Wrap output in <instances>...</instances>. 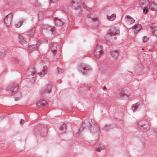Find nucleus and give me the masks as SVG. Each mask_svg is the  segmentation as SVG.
Wrapping results in <instances>:
<instances>
[{
	"mask_svg": "<svg viewBox=\"0 0 157 157\" xmlns=\"http://www.w3.org/2000/svg\"><path fill=\"white\" fill-rule=\"evenodd\" d=\"M88 126L90 128L93 127V130L90 128V129L91 132L94 134H97L98 135L99 132V128L98 125L95 124H93V125H92L90 123H89L87 121H86L83 122L82 125L80 126L79 128H78L77 129L74 131V134H78V135H79V132L82 131L83 130L84 128Z\"/></svg>",
	"mask_w": 157,
	"mask_h": 157,
	"instance_id": "obj_1",
	"label": "nucleus"
},
{
	"mask_svg": "<svg viewBox=\"0 0 157 157\" xmlns=\"http://www.w3.org/2000/svg\"><path fill=\"white\" fill-rule=\"evenodd\" d=\"M72 6L75 9V14L78 16H81L82 14L81 10V6L86 10H90L91 9V8L87 7L82 0H72Z\"/></svg>",
	"mask_w": 157,
	"mask_h": 157,
	"instance_id": "obj_2",
	"label": "nucleus"
},
{
	"mask_svg": "<svg viewBox=\"0 0 157 157\" xmlns=\"http://www.w3.org/2000/svg\"><path fill=\"white\" fill-rule=\"evenodd\" d=\"M103 53L101 44H98L95 47L93 52L94 56L97 58H99Z\"/></svg>",
	"mask_w": 157,
	"mask_h": 157,
	"instance_id": "obj_3",
	"label": "nucleus"
},
{
	"mask_svg": "<svg viewBox=\"0 0 157 157\" xmlns=\"http://www.w3.org/2000/svg\"><path fill=\"white\" fill-rule=\"evenodd\" d=\"M52 89V85L51 84H48L44 86L41 89L40 94L43 97H47Z\"/></svg>",
	"mask_w": 157,
	"mask_h": 157,
	"instance_id": "obj_4",
	"label": "nucleus"
},
{
	"mask_svg": "<svg viewBox=\"0 0 157 157\" xmlns=\"http://www.w3.org/2000/svg\"><path fill=\"white\" fill-rule=\"evenodd\" d=\"M42 28L44 31L43 32L44 34L48 33V35H51V36H53L55 33V29L54 27H52L48 25L45 24L43 26Z\"/></svg>",
	"mask_w": 157,
	"mask_h": 157,
	"instance_id": "obj_5",
	"label": "nucleus"
},
{
	"mask_svg": "<svg viewBox=\"0 0 157 157\" xmlns=\"http://www.w3.org/2000/svg\"><path fill=\"white\" fill-rule=\"evenodd\" d=\"M138 127L141 130L148 131L149 129V126L148 124V121L144 119L140 120L138 123Z\"/></svg>",
	"mask_w": 157,
	"mask_h": 157,
	"instance_id": "obj_6",
	"label": "nucleus"
},
{
	"mask_svg": "<svg viewBox=\"0 0 157 157\" xmlns=\"http://www.w3.org/2000/svg\"><path fill=\"white\" fill-rule=\"evenodd\" d=\"M78 69L83 74H85L87 71H91L92 68L88 65L81 63L78 65Z\"/></svg>",
	"mask_w": 157,
	"mask_h": 157,
	"instance_id": "obj_7",
	"label": "nucleus"
},
{
	"mask_svg": "<svg viewBox=\"0 0 157 157\" xmlns=\"http://www.w3.org/2000/svg\"><path fill=\"white\" fill-rule=\"evenodd\" d=\"M89 21L95 26H97L98 24V21L95 14L89 13L87 16Z\"/></svg>",
	"mask_w": 157,
	"mask_h": 157,
	"instance_id": "obj_8",
	"label": "nucleus"
},
{
	"mask_svg": "<svg viewBox=\"0 0 157 157\" xmlns=\"http://www.w3.org/2000/svg\"><path fill=\"white\" fill-rule=\"evenodd\" d=\"M36 72L34 68H31L27 73L26 76L27 79H31L32 81L35 80Z\"/></svg>",
	"mask_w": 157,
	"mask_h": 157,
	"instance_id": "obj_9",
	"label": "nucleus"
},
{
	"mask_svg": "<svg viewBox=\"0 0 157 157\" xmlns=\"http://www.w3.org/2000/svg\"><path fill=\"white\" fill-rule=\"evenodd\" d=\"M13 17V15L11 13H8L6 16L4 21L7 26H9L11 25Z\"/></svg>",
	"mask_w": 157,
	"mask_h": 157,
	"instance_id": "obj_10",
	"label": "nucleus"
},
{
	"mask_svg": "<svg viewBox=\"0 0 157 157\" xmlns=\"http://www.w3.org/2000/svg\"><path fill=\"white\" fill-rule=\"evenodd\" d=\"M18 87L17 84H14L12 86L9 87L7 88V91H10L11 93H13L14 92L17 90Z\"/></svg>",
	"mask_w": 157,
	"mask_h": 157,
	"instance_id": "obj_11",
	"label": "nucleus"
},
{
	"mask_svg": "<svg viewBox=\"0 0 157 157\" xmlns=\"http://www.w3.org/2000/svg\"><path fill=\"white\" fill-rule=\"evenodd\" d=\"M29 39H27L23 35H19L18 36V41L22 45L27 43Z\"/></svg>",
	"mask_w": 157,
	"mask_h": 157,
	"instance_id": "obj_12",
	"label": "nucleus"
},
{
	"mask_svg": "<svg viewBox=\"0 0 157 157\" xmlns=\"http://www.w3.org/2000/svg\"><path fill=\"white\" fill-rule=\"evenodd\" d=\"M110 53L111 57L114 59H117L119 52L117 50H112L110 51Z\"/></svg>",
	"mask_w": 157,
	"mask_h": 157,
	"instance_id": "obj_13",
	"label": "nucleus"
},
{
	"mask_svg": "<svg viewBox=\"0 0 157 157\" xmlns=\"http://www.w3.org/2000/svg\"><path fill=\"white\" fill-rule=\"evenodd\" d=\"M47 72V67L46 66H44L43 67V69L42 71L38 73L37 74L40 77H42L46 74Z\"/></svg>",
	"mask_w": 157,
	"mask_h": 157,
	"instance_id": "obj_14",
	"label": "nucleus"
},
{
	"mask_svg": "<svg viewBox=\"0 0 157 157\" xmlns=\"http://www.w3.org/2000/svg\"><path fill=\"white\" fill-rule=\"evenodd\" d=\"M149 7L151 10L154 11H157V4L153 2L149 3Z\"/></svg>",
	"mask_w": 157,
	"mask_h": 157,
	"instance_id": "obj_15",
	"label": "nucleus"
},
{
	"mask_svg": "<svg viewBox=\"0 0 157 157\" xmlns=\"http://www.w3.org/2000/svg\"><path fill=\"white\" fill-rule=\"evenodd\" d=\"M105 148V146L101 144H97L95 146V149L96 151L98 152H100L101 150H104Z\"/></svg>",
	"mask_w": 157,
	"mask_h": 157,
	"instance_id": "obj_16",
	"label": "nucleus"
},
{
	"mask_svg": "<svg viewBox=\"0 0 157 157\" xmlns=\"http://www.w3.org/2000/svg\"><path fill=\"white\" fill-rule=\"evenodd\" d=\"M37 49L38 48L36 44L29 45L28 47V50L30 53H31L34 51L37 50Z\"/></svg>",
	"mask_w": 157,
	"mask_h": 157,
	"instance_id": "obj_17",
	"label": "nucleus"
},
{
	"mask_svg": "<svg viewBox=\"0 0 157 157\" xmlns=\"http://www.w3.org/2000/svg\"><path fill=\"white\" fill-rule=\"evenodd\" d=\"M36 105L38 106H39L41 108L44 107L46 106L47 105H48L47 106H48V104L47 103L46 101L44 100L38 101L36 104Z\"/></svg>",
	"mask_w": 157,
	"mask_h": 157,
	"instance_id": "obj_18",
	"label": "nucleus"
},
{
	"mask_svg": "<svg viewBox=\"0 0 157 157\" xmlns=\"http://www.w3.org/2000/svg\"><path fill=\"white\" fill-rule=\"evenodd\" d=\"M54 20L56 22V25L60 26L63 25L64 22L61 19H59L57 17H55L54 18Z\"/></svg>",
	"mask_w": 157,
	"mask_h": 157,
	"instance_id": "obj_19",
	"label": "nucleus"
},
{
	"mask_svg": "<svg viewBox=\"0 0 157 157\" xmlns=\"http://www.w3.org/2000/svg\"><path fill=\"white\" fill-rule=\"evenodd\" d=\"M56 52L50 51L47 54V56L49 59H53L55 57Z\"/></svg>",
	"mask_w": 157,
	"mask_h": 157,
	"instance_id": "obj_20",
	"label": "nucleus"
},
{
	"mask_svg": "<svg viewBox=\"0 0 157 157\" xmlns=\"http://www.w3.org/2000/svg\"><path fill=\"white\" fill-rule=\"evenodd\" d=\"M57 44L56 42H52L50 46L51 51L56 52L57 49Z\"/></svg>",
	"mask_w": 157,
	"mask_h": 157,
	"instance_id": "obj_21",
	"label": "nucleus"
},
{
	"mask_svg": "<svg viewBox=\"0 0 157 157\" xmlns=\"http://www.w3.org/2000/svg\"><path fill=\"white\" fill-rule=\"evenodd\" d=\"M149 0H141L140 2V5L142 7L146 5L149 6Z\"/></svg>",
	"mask_w": 157,
	"mask_h": 157,
	"instance_id": "obj_22",
	"label": "nucleus"
},
{
	"mask_svg": "<svg viewBox=\"0 0 157 157\" xmlns=\"http://www.w3.org/2000/svg\"><path fill=\"white\" fill-rule=\"evenodd\" d=\"M14 97L15 101H17L21 98V94L20 92L17 91L14 94Z\"/></svg>",
	"mask_w": 157,
	"mask_h": 157,
	"instance_id": "obj_23",
	"label": "nucleus"
},
{
	"mask_svg": "<svg viewBox=\"0 0 157 157\" xmlns=\"http://www.w3.org/2000/svg\"><path fill=\"white\" fill-rule=\"evenodd\" d=\"M150 28L152 30V35L156 36L157 38V26H155L154 27L151 26Z\"/></svg>",
	"mask_w": 157,
	"mask_h": 157,
	"instance_id": "obj_24",
	"label": "nucleus"
},
{
	"mask_svg": "<svg viewBox=\"0 0 157 157\" xmlns=\"http://www.w3.org/2000/svg\"><path fill=\"white\" fill-rule=\"evenodd\" d=\"M59 129L62 132H64L67 129V127L66 124H62L60 125Z\"/></svg>",
	"mask_w": 157,
	"mask_h": 157,
	"instance_id": "obj_25",
	"label": "nucleus"
},
{
	"mask_svg": "<svg viewBox=\"0 0 157 157\" xmlns=\"http://www.w3.org/2000/svg\"><path fill=\"white\" fill-rule=\"evenodd\" d=\"M7 49L6 48H4L1 50L0 51V58H2L6 54V52Z\"/></svg>",
	"mask_w": 157,
	"mask_h": 157,
	"instance_id": "obj_26",
	"label": "nucleus"
},
{
	"mask_svg": "<svg viewBox=\"0 0 157 157\" xmlns=\"http://www.w3.org/2000/svg\"><path fill=\"white\" fill-rule=\"evenodd\" d=\"M126 17L128 19L127 20L128 23L132 24L135 22V20L132 18L131 16H126Z\"/></svg>",
	"mask_w": 157,
	"mask_h": 157,
	"instance_id": "obj_27",
	"label": "nucleus"
},
{
	"mask_svg": "<svg viewBox=\"0 0 157 157\" xmlns=\"http://www.w3.org/2000/svg\"><path fill=\"white\" fill-rule=\"evenodd\" d=\"M13 62L15 64H17L19 65H21V61L19 60L17 57H13L12 60Z\"/></svg>",
	"mask_w": 157,
	"mask_h": 157,
	"instance_id": "obj_28",
	"label": "nucleus"
},
{
	"mask_svg": "<svg viewBox=\"0 0 157 157\" xmlns=\"http://www.w3.org/2000/svg\"><path fill=\"white\" fill-rule=\"evenodd\" d=\"M140 105V103H137L136 104H134L132 106V109L134 112L136 111L137 109L138 108L139 106Z\"/></svg>",
	"mask_w": 157,
	"mask_h": 157,
	"instance_id": "obj_29",
	"label": "nucleus"
},
{
	"mask_svg": "<svg viewBox=\"0 0 157 157\" xmlns=\"http://www.w3.org/2000/svg\"><path fill=\"white\" fill-rule=\"evenodd\" d=\"M120 32L118 30L116 29L113 32H108L107 33L108 35H110L111 36H114L117 34H118Z\"/></svg>",
	"mask_w": 157,
	"mask_h": 157,
	"instance_id": "obj_30",
	"label": "nucleus"
},
{
	"mask_svg": "<svg viewBox=\"0 0 157 157\" xmlns=\"http://www.w3.org/2000/svg\"><path fill=\"white\" fill-rule=\"evenodd\" d=\"M116 17V15L114 13L112 14L110 16H109L108 15H107V18L110 21H113L114 20Z\"/></svg>",
	"mask_w": 157,
	"mask_h": 157,
	"instance_id": "obj_31",
	"label": "nucleus"
},
{
	"mask_svg": "<svg viewBox=\"0 0 157 157\" xmlns=\"http://www.w3.org/2000/svg\"><path fill=\"white\" fill-rule=\"evenodd\" d=\"M25 21V19H21L20 20V21L19 22H18L17 24L15 26L16 27L19 28L21 25V24L22 23Z\"/></svg>",
	"mask_w": 157,
	"mask_h": 157,
	"instance_id": "obj_32",
	"label": "nucleus"
},
{
	"mask_svg": "<svg viewBox=\"0 0 157 157\" xmlns=\"http://www.w3.org/2000/svg\"><path fill=\"white\" fill-rule=\"evenodd\" d=\"M141 25L140 24H136L134 26V28L137 31L139 32L141 28Z\"/></svg>",
	"mask_w": 157,
	"mask_h": 157,
	"instance_id": "obj_33",
	"label": "nucleus"
},
{
	"mask_svg": "<svg viewBox=\"0 0 157 157\" xmlns=\"http://www.w3.org/2000/svg\"><path fill=\"white\" fill-rule=\"evenodd\" d=\"M127 96L128 97L127 95L124 93V90L121 91L119 94V97H117L118 98H121L123 97Z\"/></svg>",
	"mask_w": 157,
	"mask_h": 157,
	"instance_id": "obj_34",
	"label": "nucleus"
},
{
	"mask_svg": "<svg viewBox=\"0 0 157 157\" xmlns=\"http://www.w3.org/2000/svg\"><path fill=\"white\" fill-rule=\"evenodd\" d=\"M48 41L44 38L40 39L38 40V43H47Z\"/></svg>",
	"mask_w": 157,
	"mask_h": 157,
	"instance_id": "obj_35",
	"label": "nucleus"
},
{
	"mask_svg": "<svg viewBox=\"0 0 157 157\" xmlns=\"http://www.w3.org/2000/svg\"><path fill=\"white\" fill-rule=\"evenodd\" d=\"M110 125H106L103 128V129L105 130V131H109V129L110 128Z\"/></svg>",
	"mask_w": 157,
	"mask_h": 157,
	"instance_id": "obj_36",
	"label": "nucleus"
},
{
	"mask_svg": "<svg viewBox=\"0 0 157 157\" xmlns=\"http://www.w3.org/2000/svg\"><path fill=\"white\" fill-rule=\"evenodd\" d=\"M57 71L59 74H61L64 72V70L58 67L57 68Z\"/></svg>",
	"mask_w": 157,
	"mask_h": 157,
	"instance_id": "obj_37",
	"label": "nucleus"
},
{
	"mask_svg": "<svg viewBox=\"0 0 157 157\" xmlns=\"http://www.w3.org/2000/svg\"><path fill=\"white\" fill-rule=\"evenodd\" d=\"M149 40V38L147 37L146 36H144L143 37V41L144 43H146L147 42V41Z\"/></svg>",
	"mask_w": 157,
	"mask_h": 157,
	"instance_id": "obj_38",
	"label": "nucleus"
},
{
	"mask_svg": "<svg viewBox=\"0 0 157 157\" xmlns=\"http://www.w3.org/2000/svg\"><path fill=\"white\" fill-rule=\"evenodd\" d=\"M88 86L86 84L83 85L82 86V88H84L85 90H88L90 88V87H89L88 88H87V86Z\"/></svg>",
	"mask_w": 157,
	"mask_h": 157,
	"instance_id": "obj_39",
	"label": "nucleus"
},
{
	"mask_svg": "<svg viewBox=\"0 0 157 157\" xmlns=\"http://www.w3.org/2000/svg\"><path fill=\"white\" fill-rule=\"evenodd\" d=\"M148 10V9L147 7H144L143 9V12L145 13L146 14L147 13Z\"/></svg>",
	"mask_w": 157,
	"mask_h": 157,
	"instance_id": "obj_40",
	"label": "nucleus"
},
{
	"mask_svg": "<svg viewBox=\"0 0 157 157\" xmlns=\"http://www.w3.org/2000/svg\"><path fill=\"white\" fill-rule=\"evenodd\" d=\"M35 29L34 28L32 29L31 30L30 32L31 35H33V34L35 33Z\"/></svg>",
	"mask_w": 157,
	"mask_h": 157,
	"instance_id": "obj_41",
	"label": "nucleus"
},
{
	"mask_svg": "<svg viewBox=\"0 0 157 157\" xmlns=\"http://www.w3.org/2000/svg\"><path fill=\"white\" fill-rule=\"evenodd\" d=\"M24 119H22L20 122V124H23L24 123Z\"/></svg>",
	"mask_w": 157,
	"mask_h": 157,
	"instance_id": "obj_42",
	"label": "nucleus"
},
{
	"mask_svg": "<svg viewBox=\"0 0 157 157\" xmlns=\"http://www.w3.org/2000/svg\"><path fill=\"white\" fill-rule=\"evenodd\" d=\"M52 2L56 3L57 2L58 0H50Z\"/></svg>",
	"mask_w": 157,
	"mask_h": 157,
	"instance_id": "obj_43",
	"label": "nucleus"
},
{
	"mask_svg": "<svg viewBox=\"0 0 157 157\" xmlns=\"http://www.w3.org/2000/svg\"><path fill=\"white\" fill-rule=\"evenodd\" d=\"M154 47H155V48H157V44Z\"/></svg>",
	"mask_w": 157,
	"mask_h": 157,
	"instance_id": "obj_44",
	"label": "nucleus"
},
{
	"mask_svg": "<svg viewBox=\"0 0 157 157\" xmlns=\"http://www.w3.org/2000/svg\"><path fill=\"white\" fill-rule=\"evenodd\" d=\"M103 89H106V87L105 86H104L103 88Z\"/></svg>",
	"mask_w": 157,
	"mask_h": 157,
	"instance_id": "obj_45",
	"label": "nucleus"
},
{
	"mask_svg": "<svg viewBox=\"0 0 157 157\" xmlns=\"http://www.w3.org/2000/svg\"><path fill=\"white\" fill-rule=\"evenodd\" d=\"M143 50H144V48H143L142 49Z\"/></svg>",
	"mask_w": 157,
	"mask_h": 157,
	"instance_id": "obj_46",
	"label": "nucleus"
}]
</instances>
